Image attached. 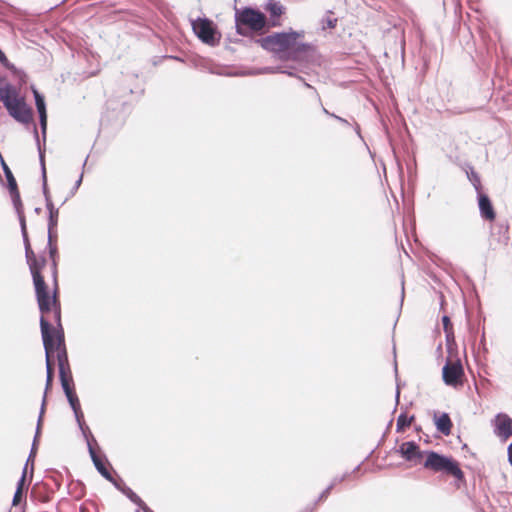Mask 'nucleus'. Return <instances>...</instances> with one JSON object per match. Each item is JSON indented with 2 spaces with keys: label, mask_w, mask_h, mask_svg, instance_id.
Returning a JSON list of instances; mask_svg holds the SVG:
<instances>
[{
  "label": "nucleus",
  "mask_w": 512,
  "mask_h": 512,
  "mask_svg": "<svg viewBox=\"0 0 512 512\" xmlns=\"http://www.w3.org/2000/svg\"><path fill=\"white\" fill-rule=\"evenodd\" d=\"M413 420L414 416L407 417L406 413H401L397 419L396 431L402 432L406 427H409L411 425V422Z\"/></svg>",
  "instance_id": "obj_22"
},
{
  "label": "nucleus",
  "mask_w": 512,
  "mask_h": 512,
  "mask_svg": "<svg viewBox=\"0 0 512 512\" xmlns=\"http://www.w3.org/2000/svg\"><path fill=\"white\" fill-rule=\"evenodd\" d=\"M54 317H55V321L57 323V329H54L51 325V330H52V335H53V340L55 343H57V336H58V333L63 332V329H62V325H61V311H60V307L59 305H57L55 308H54Z\"/></svg>",
  "instance_id": "obj_20"
},
{
  "label": "nucleus",
  "mask_w": 512,
  "mask_h": 512,
  "mask_svg": "<svg viewBox=\"0 0 512 512\" xmlns=\"http://www.w3.org/2000/svg\"><path fill=\"white\" fill-rule=\"evenodd\" d=\"M24 247H25V257L27 260V263L31 262L32 260H35L36 256L31 249L29 238L23 239Z\"/></svg>",
  "instance_id": "obj_30"
},
{
  "label": "nucleus",
  "mask_w": 512,
  "mask_h": 512,
  "mask_svg": "<svg viewBox=\"0 0 512 512\" xmlns=\"http://www.w3.org/2000/svg\"><path fill=\"white\" fill-rule=\"evenodd\" d=\"M68 200V197L64 198L62 204H64Z\"/></svg>",
  "instance_id": "obj_58"
},
{
  "label": "nucleus",
  "mask_w": 512,
  "mask_h": 512,
  "mask_svg": "<svg viewBox=\"0 0 512 512\" xmlns=\"http://www.w3.org/2000/svg\"><path fill=\"white\" fill-rule=\"evenodd\" d=\"M0 63L3 64L7 68L13 67V65L10 64L6 55L4 54V52L1 49H0Z\"/></svg>",
  "instance_id": "obj_41"
},
{
  "label": "nucleus",
  "mask_w": 512,
  "mask_h": 512,
  "mask_svg": "<svg viewBox=\"0 0 512 512\" xmlns=\"http://www.w3.org/2000/svg\"><path fill=\"white\" fill-rule=\"evenodd\" d=\"M35 292H36L39 310L42 313L41 318L42 317L44 318L43 314L50 312L52 305L54 306V308L57 305H59L57 296H56V290L54 291V295L51 298L49 296V293L47 290V285H46L45 281H41L40 279H38V285L35 286Z\"/></svg>",
  "instance_id": "obj_8"
},
{
  "label": "nucleus",
  "mask_w": 512,
  "mask_h": 512,
  "mask_svg": "<svg viewBox=\"0 0 512 512\" xmlns=\"http://www.w3.org/2000/svg\"><path fill=\"white\" fill-rule=\"evenodd\" d=\"M322 110H323V112H324L326 115L331 116V114H332V113H331V112H329L325 107H323V106H322Z\"/></svg>",
  "instance_id": "obj_54"
},
{
  "label": "nucleus",
  "mask_w": 512,
  "mask_h": 512,
  "mask_svg": "<svg viewBox=\"0 0 512 512\" xmlns=\"http://www.w3.org/2000/svg\"><path fill=\"white\" fill-rule=\"evenodd\" d=\"M442 324H443L444 332H448L449 330H453L452 323L450 321L449 316L444 315L442 317Z\"/></svg>",
  "instance_id": "obj_34"
},
{
  "label": "nucleus",
  "mask_w": 512,
  "mask_h": 512,
  "mask_svg": "<svg viewBox=\"0 0 512 512\" xmlns=\"http://www.w3.org/2000/svg\"><path fill=\"white\" fill-rule=\"evenodd\" d=\"M316 507H317V502H314L311 505H307L305 508H303L299 512H314Z\"/></svg>",
  "instance_id": "obj_47"
},
{
  "label": "nucleus",
  "mask_w": 512,
  "mask_h": 512,
  "mask_svg": "<svg viewBox=\"0 0 512 512\" xmlns=\"http://www.w3.org/2000/svg\"><path fill=\"white\" fill-rule=\"evenodd\" d=\"M34 98L35 105L39 114V122L40 128L43 136V140L46 139V130H47V111L46 104L43 95H41L37 90H34Z\"/></svg>",
  "instance_id": "obj_12"
},
{
  "label": "nucleus",
  "mask_w": 512,
  "mask_h": 512,
  "mask_svg": "<svg viewBox=\"0 0 512 512\" xmlns=\"http://www.w3.org/2000/svg\"><path fill=\"white\" fill-rule=\"evenodd\" d=\"M49 217H48V235H49V243L53 240V232L57 227L58 224V215L59 210L54 207V204L52 201H48V205L46 206Z\"/></svg>",
  "instance_id": "obj_16"
},
{
  "label": "nucleus",
  "mask_w": 512,
  "mask_h": 512,
  "mask_svg": "<svg viewBox=\"0 0 512 512\" xmlns=\"http://www.w3.org/2000/svg\"><path fill=\"white\" fill-rule=\"evenodd\" d=\"M331 117L335 118L337 121H339L340 123H342L343 125H346V126H350V123L348 120L336 115V114H331Z\"/></svg>",
  "instance_id": "obj_48"
},
{
  "label": "nucleus",
  "mask_w": 512,
  "mask_h": 512,
  "mask_svg": "<svg viewBox=\"0 0 512 512\" xmlns=\"http://www.w3.org/2000/svg\"><path fill=\"white\" fill-rule=\"evenodd\" d=\"M57 362L59 368V378L62 389L66 396L75 393L73 388V378L68 362V355L65 346L63 349H59L57 353Z\"/></svg>",
  "instance_id": "obj_6"
},
{
  "label": "nucleus",
  "mask_w": 512,
  "mask_h": 512,
  "mask_svg": "<svg viewBox=\"0 0 512 512\" xmlns=\"http://www.w3.org/2000/svg\"><path fill=\"white\" fill-rule=\"evenodd\" d=\"M399 397H400V391H399V388H397V390H396V396H395V398H396V403H398V402H399Z\"/></svg>",
  "instance_id": "obj_53"
},
{
  "label": "nucleus",
  "mask_w": 512,
  "mask_h": 512,
  "mask_svg": "<svg viewBox=\"0 0 512 512\" xmlns=\"http://www.w3.org/2000/svg\"><path fill=\"white\" fill-rule=\"evenodd\" d=\"M45 263H46L45 258H41V259L35 258V260H32L31 262L28 263L30 272L33 277L34 286L38 285V279H40L41 281H44V278L41 275L40 271L44 267Z\"/></svg>",
  "instance_id": "obj_17"
},
{
  "label": "nucleus",
  "mask_w": 512,
  "mask_h": 512,
  "mask_svg": "<svg viewBox=\"0 0 512 512\" xmlns=\"http://www.w3.org/2000/svg\"><path fill=\"white\" fill-rule=\"evenodd\" d=\"M281 67H266L259 70L257 73H280Z\"/></svg>",
  "instance_id": "obj_40"
},
{
  "label": "nucleus",
  "mask_w": 512,
  "mask_h": 512,
  "mask_svg": "<svg viewBox=\"0 0 512 512\" xmlns=\"http://www.w3.org/2000/svg\"><path fill=\"white\" fill-rule=\"evenodd\" d=\"M10 195L16 212L23 211V205L20 198V193L17 189L10 190Z\"/></svg>",
  "instance_id": "obj_26"
},
{
  "label": "nucleus",
  "mask_w": 512,
  "mask_h": 512,
  "mask_svg": "<svg viewBox=\"0 0 512 512\" xmlns=\"http://www.w3.org/2000/svg\"><path fill=\"white\" fill-rule=\"evenodd\" d=\"M508 459H509L510 464L512 465V442L508 446Z\"/></svg>",
  "instance_id": "obj_51"
},
{
  "label": "nucleus",
  "mask_w": 512,
  "mask_h": 512,
  "mask_svg": "<svg viewBox=\"0 0 512 512\" xmlns=\"http://www.w3.org/2000/svg\"><path fill=\"white\" fill-rule=\"evenodd\" d=\"M79 429L81 430L82 435L87 442L88 451L90 452V446H93V444H96V440H95L94 436L92 435L89 427L86 425V423L79 426Z\"/></svg>",
  "instance_id": "obj_24"
},
{
  "label": "nucleus",
  "mask_w": 512,
  "mask_h": 512,
  "mask_svg": "<svg viewBox=\"0 0 512 512\" xmlns=\"http://www.w3.org/2000/svg\"><path fill=\"white\" fill-rule=\"evenodd\" d=\"M130 501L136 504L139 508L145 512V507H148L145 502L136 494V497H131Z\"/></svg>",
  "instance_id": "obj_36"
},
{
  "label": "nucleus",
  "mask_w": 512,
  "mask_h": 512,
  "mask_svg": "<svg viewBox=\"0 0 512 512\" xmlns=\"http://www.w3.org/2000/svg\"><path fill=\"white\" fill-rule=\"evenodd\" d=\"M445 335H446V341L448 344H450L451 342H454V332L453 330H449L448 332H445Z\"/></svg>",
  "instance_id": "obj_49"
},
{
  "label": "nucleus",
  "mask_w": 512,
  "mask_h": 512,
  "mask_svg": "<svg viewBox=\"0 0 512 512\" xmlns=\"http://www.w3.org/2000/svg\"><path fill=\"white\" fill-rule=\"evenodd\" d=\"M9 114L18 122L27 124L32 119V110L27 107L23 99L13 100L5 107Z\"/></svg>",
  "instance_id": "obj_9"
},
{
  "label": "nucleus",
  "mask_w": 512,
  "mask_h": 512,
  "mask_svg": "<svg viewBox=\"0 0 512 512\" xmlns=\"http://www.w3.org/2000/svg\"><path fill=\"white\" fill-rule=\"evenodd\" d=\"M348 477V473L343 474L342 476H336L332 479L330 486L333 488L338 484L343 482Z\"/></svg>",
  "instance_id": "obj_39"
},
{
  "label": "nucleus",
  "mask_w": 512,
  "mask_h": 512,
  "mask_svg": "<svg viewBox=\"0 0 512 512\" xmlns=\"http://www.w3.org/2000/svg\"><path fill=\"white\" fill-rule=\"evenodd\" d=\"M52 276L54 279L55 286L57 285V263L56 260H53L52 263Z\"/></svg>",
  "instance_id": "obj_46"
},
{
  "label": "nucleus",
  "mask_w": 512,
  "mask_h": 512,
  "mask_svg": "<svg viewBox=\"0 0 512 512\" xmlns=\"http://www.w3.org/2000/svg\"><path fill=\"white\" fill-rule=\"evenodd\" d=\"M333 487L332 486H328L325 490L322 491V493L319 495V497L317 498V500L315 502H317V504L323 500H325L329 494L331 493Z\"/></svg>",
  "instance_id": "obj_38"
},
{
  "label": "nucleus",
  "mask_w": 512,
  "mask_h": 512,
  "mask_svg": "<svg viewBox=\"0 0 512 512\" xmlns=\"http://www.w3.org/2000/svg\"><path fill=\"white\" fill-rule=\"evenodd\" d=\"M33 458L34 457H30V455L28 456V459H27V462H26V465H25L26 468H27V465H28L29 461H32Z\"/></svg>",
  "instance_id": "obj_55"
},
{
  "label": "nucleus",
  "mask_w": 512,
  "mask_h": 512,
  "mask_svg": "<svg viewBox=\"0 0 512 512\" xmlns=\"http://www.w3.org/2000/svg\"><path fill=\"white\" fill-rule=\"evenodd\" d=\"M130 501L136 504L139 508L145 512V507H148L145 502L136 494V497H131Z\"/></svg>",
  "instance_id": "obj_35"
},
{
  "label": "nucleus",
  "mask_w": 512,
  "mask_h": 512,
  "mask_svg": "<svg viewBox=\"0 0 512 512\" xmlns=\"http://www.w3.org/2000/svg\"><path fill=\"white\" fill-rule=\"evenodd\" d=\"M44 412H45V399L42 400L40 414H39L38 421H37L36 434H35V437H34V440H33V444H32V448H31V451H30V457H35V454H36V442H37V439H38V436H39V433H40V427H41V423H42V418H43Z\"/></svg>",
  "instance_id": "obj_19"
},
{
  "label": "nucleus",
  "mask_w": 512,
  "mask_h": 512,
  "mask_svg": "<svg viewBox=\"0 0 512 512\" xmlns=\"http://www.w3.org/2000/svg\"><path fill=\"white\" fill-rule=\"evenodd\" d=\"M40 328L42 334L43 345L46 354V387L45 393L47 390L51 388L54 377V365L51 360V355L55 351H59V349H63L65 346L64 343V335L62 332L58 333L57 343L53 340L52 330L50 327V323L45 318H40ZM46 400V394H44L43 400Z\"/></svg>",
  "instance_id": "obj_3"
},
{
  "label": "nucleus",
  "mask_w": 512,
  "mask_h": 512,
  "mask_svg": "<svg viewBox=\"0 0 512 512\" xmlns=\"http://www.w3.org/2000/svg\"><path fill=\"white\" fill-rule=\"evenodd\" d=\"M297 79L300 80L301 82H303L304 86L310 90L313 91V94L315 96V98L320 102V95L319 93L315 90V88L313 86H311L309 83H307L304 78H302L301 76H297Z\"/></svg>",
  "instance_id": "obj_33"
},
{
  "label": "nucleus",
  "mask_w": 512,
  "mask_h": 512,
  "mask_svg": "<svg viewBox=\"0 0 512 512\" xmlns=\"http://www.w3.org/2000/svg\"><path fill=\"white\" fill-rule=\"evenodd\" d=\"M17 91L15 87L5 82L4 79H0V101H2L3 105H10L13 100H17Z\"/></svg>",
  "instance_id": "obj_14"
},
{
  "label": "nucleus",
  "mask_w": 512,
  "mask_h": 512,
  "mask_svg": "<svg viewBox=\"0 0 512 512\" xmlns=\"http://www.w3.org/2000/svg\"><path fill=\"white\" fill-rule=\"evenodd\" d=\"M494 433L506 441L512 436V418L505 413H499L494 420Z\"/></svg>",
  "instance_id": "obj_10"
},
{
  "label": "nucleus",
  "mask_w": 512,
  "mask_h": 512,
  "mask_svg": "<svg viewBox=\"0 0 512 512\" xmlns=\"http://www.w3.org/2000/svg\"><path fill=\"white\" fill-rule=\"evenodd\" d=\"M89 454L97 471L109 482H114V477L106 467L103 459L97 455L93 446H90Z\"/></svg>",
  "instance_id": "obj_15"
},
{
  "label": "nucleus",
  "mask_w": 512,
  "mask_h": 512,
  "mask_svg": "<svg viewBox=\"0 0 512 512\" xmlns=\"http://www.w3.org/2000/svg\"><path fill=\"white\" fill-rule=\"evenodd\" d=\"M145 512H154L149 507H145Z\"/></svg>",
  "instance_id": "obj_56"
},
{
  "label": "nucleus",
  "mask_w": 512,
  "mask_h": 512,
  "mask_svg": "<svg viewBox=\"0 0 512 512\" xmlns=\"http://www.w3.org/2000/svg\"><path fill=\"white\" fill-rule=\"evenodd\" d=\"M236 32L241 36H247L248 30L260 31L267 23L264 13L261 11L245 7L243 9H236L235 11Z\"/></svg>",
  "instance_id": "obj_4"
},
{
  "label": "nucleus",
  "mask_w": 512,
  "mask_h": 512,
  "mask_svg": "<svg viewBox=\"0 0 512 512\" xmlns=\"http://www.w3.org/2000/svg\"><path fill=\"white\" fill-rule=\"evenodd\" d=\"M34 137H35V141H36L38 153H39V161H40V165H41L42 180H43L42 189H43V195L45 197V202H46V206H47L48 201H52V199H51L50 192H49L48 185H47V176H46V167H45V150L40 145L39 134H38L36 127H34Z\"/></svg>",
  "instance_id": "obj_11"
},
{
  "label": "nucleus",
  "mask_w": 512,
  "mask_h": 512,
  "mask_svg": "<svg viewBox=\"0 0 512 512\" xmlns=\"http://www.w3.org/2000/svg\"><path fill=\"white\" fill-rule=\"evenodd\" d=\"M478 206L482 218L493 221L496 217L490 198L483 193L478 194Z\"/></svg>",
  "instance_id": "obj_13"
},
{
  "label": "nucleus",
  "mask_w": 512,
  "mask_h": 512,
  "mask_svg": "<svg viewBox=\"0 0 512 512\" xmlns=\"http://www.w3.org/2000/svg\"><path fill=\"white\" fill-rule=\"evenodd\" d=\"M443 381L446 385L457 387L462 385V377L464 376L463 366L460 360H448L442 369Z\"/></svg>",
  "instance_id": "obj_7"
},
{
  "label": "nucleus",
  "mask_w": 512,
  "mask_h": 512,
  "mask_svg": "<svg viewBox=\"0 0 512 512\" xmlns=\"http://www.w3.org/2000/svg\"><path fill=\"white\" fill-rule=\"evenodd\" d=\"M48 247L50 258L52 259V261L56 260L55 256L57 254V247L55 245H52V241L50 243L48 242Z\"/></svg>",
  "instance_id": "obj_42"
},
{
  "label": "nucleus",
  "mask_w": 512,
  "mask_h": 512,
  "mask_svg": "<svg viewBox=\"0 0 512 512\" xmlns=\"http://www.w3.org/2000/svg\"><path fill=\"white\" fill-rule=\"evenodd\" d=\"M267 10L269 11L271 17H279L283 13V6L278 2L270 0L267 3Z\"/></svg>",
  "instance_id": "obj_25"
},
{
  "label": "nucleus",
  "mask_w": 512,
  "mask_h": 512,
  "mask_svg": "<svg viewBox=\"0 0 512 512\" xmlns=\"http://www.w3.org/2000/svg\"><path fill=\"white\" fill-rule=\"evenodd\" d=\"M67 397V400L70 404V407L72 408V410H79L81 408L80 406V402H79V399H78V396L76 395V393H73V394H70Z\"/></svg>",
  "instance_id": "obj_31"
},
{
  "label": "nucleus",
  "mask_w": 512,
  "mask_h": 512,
  "mask_svg": "<svg viewBox=\"0 0 512 512\" xmlns=\"http://www.w3.org/2000/svg\"><path fill=\"white\" fill-rule=\"evenodd\" d=\"M119 491H121L125 496H127L129 499L131 497H136V493L128 487L122 479H115L114 482H111Z\"/></svg>",
  "instance_id": "obj_21"
},
{
  "label": "nucleus",
  "mask_w": 512,
  "mask_h": 512,
  "mask_svg": "<svg viewBox=\"0 0 512 512\" xmlns=\"http://www.w3.org/2000/svg\"><path fill=\"white\" fill-rule=\"evenodd\" d=\"M354 129H355L357 135L360 136V127H359V125L357 123H355Z\"/></svg>",
  "instance_id": "obj_52"
},
{
  "label": "nucleus",
  "mask_w": 512,
  "mask_h": 512,
  "mask_svg": "<svg viewBox=\"0 0 512 512\" xmlns=\"http://www.w3.org/2000/svg\"><path fill=\"white\" fill-rule=\"evenodd\" d=\"M130 501L136 504L139 508L145 512V507H148L145 502L136 494V497H131Z\"/></svg>",
  "instance_id": "obj_37"
},
{
  "label": "nucleus",
  "mask_w": 512,
  "mask_h": 512,
  "mask_svg": "<svg viewBox=\"0 0 512 512\" xmlns=\"http://www.w3.org/2000/svg\"><path fill=\"white\" fill-rule=\"evenodd\" d=\"M435 425L438 431H440L445 436H448L451 433L452 422L447 413L441 414L439 417L435 416Z\"/></svg>",
  "instance_id": "obj_18"
},
{
  "label": "nucleus",
  "mask_w": 512,
  "mask_h": 512,
  "mask_svg": "<svg viewBox=\"0 0 512 512\" xmlns=\"http://www.w3.org/2000/svg\"><path fill=\"white\" fill-rule=\"evenodd\" d=\"M360 469V465H358L354 470L353 473L357 472Z\"/></svg>",
  "instance_id": "obj_57"
},
{
  "label": "nucleus",
  "mask_w": 512,
  "mask_h": 512,
  "mask_svg": "<svg viewBox=\"0 0 512 512\" xmlns=\"http://www.w3.org/2000/svg\"><path fill=\"white\" fill-rule=\"evenodd\" d=\"M192 29L196 36L206 44L214 46L219 43L220 34L218 33L213 21L208 18H198L191 21Z\"/></svg>",
  "instance_id": "obj_5"
},
{
  "label": "nucleus",
  "mask_w": 512,
  "mask_h": 512,
  "mask_svg": "<svg viewBox=\"0 0 512 512\" xmlns=\"http://www.w3.org/2000/svg\"><path fill=\"white\" fill-rule=\"evenodd\" d=\"M467 175L478 194L481 193V181L479 175L473 170H471Z\"/></svg>",
  "instance_id": "obj_27"
},
{
  "label": "nucleus",
  "mask_w": 512,
  "mask_h": 512,
  "mask_svg": "<svg viewBox=\"0 0 512 512\" xmlns=\"http://www.w3.org/2000/svg\"><path fill=\"white\" fill-rule=\"evenodd\" d=\"M4 171H5V175L7 178L9 191L17 189L16 180H15L12 172L10 171V169L5 164H4Z\"/></svg>",
  "instance_id": "obj_29"
},
{
  "label": "nucleus",
  "mask_w": 512,
  "mask_h": 512,
  "mask_svg": "<svg viewBox=\"0 0 512 512\" xmlns=\"http://www.w3.org/2000/svg\"><path fill=\"white\" fill-rule=\"evenodd\" d=\"M82 179H83V174H81L80 177L78 178V180L75 182V185H74L73 189L71 190L70 196H73L75 194V192L78 190V188L80 187V185L82 183Z\"/></svg>",
  "instance_id": "obj_44"
},
{
  "label": "nucleus",
  "mask_w": 512,
  "mask_h": 512,
  "mask_svg": "<svg viewBox=\"0 0 512 512\" xmlns=\"http://www.w3.org/2000/svg\"><path fill=\"white\" fill-rule=\"evenodd\" d=\"M25 475H26V467L23 469L22 477L18 481L17 488H20V490L23 492L24 482H25Z\"/></svg>",
  "instance_id": "obj_45"
},
{
  "label": "nucleus",
  "mask_w": 512,
  "mask_h": 512,
  "mask_svg": "<svg viewBox=\"0 0 512 512\" xmlns=\"http://www.w3.org/2000/svg\"><path fill=\"white\" fill-rule=\"evenodd\" d=\"M280 73L287 74L288 76L296 77V78H297V76H298V75H296L293 71H290V70H283L282 68H281Z\"/></svg>",
  "instance_id": "obj_50"
},
{
  "label": "nucleus",
  "mask_w": 512,
  "mask_h": 512,
  "mask_svg": "<svg viewBox=\"0 0 512 512\" xmlns=\"http://www.w3.org/2000/svg\"><path fill=\"white\" fill-rule=\"evenodd\" d=\"M304 31L276 32L256 40L260 46L273 52L278 59L283 61H302L312 56L314 46L300 41L304 37Z\"/></svg>",
  "instance_id": "obj_1"
},
{
  "label": "nucleus",
  "mask_w": 512,
  "mask_h": 512,
  "mask_svg": "<svg viewBox=\"0 0 512 512\" xmlns=\"http://www.w3.org/2000/svg\"><path fill=\"white\" fill-rule=\"evenodd\" d=\"M331 14L332 12L328 11V15L320 20L321 30L325 31L326 29H333L336 27L337 18L332 17Z\"/></svg>",
  "instance_id": "obj_23"
},
{
  "label": "nucleus",
  "mask_w": 512,
  "mask_h": 512,
  "mask_svg": "<svg viewBox=\"0 0 512 512\" xmlns=\"http://www.w3.org/2000/svg\"><path fill=\"white\" fill-rule=\"evenodd\" d=\"M16 213H17L18 219H19V224H20V228H21L22 238L23 239L29 238L28 237V233H27L26 219H25L24 211H19V212H16Z\"/></svg>",
  "instance_id": "obj_28"
},
{
  "label": "nucleus",
  "mask_w": 512,
  "mask_h": 512,
  "mask_svg": "<svg viewBox=\"0 0 512 512\" xmlns=\"http://www.w3.org/2000/svg\"><path fill=\"white\" fill-rule=\"evenodd\" d=\"M73 412H74V416H75L76 422L78 424V427L85 424L84 415H83L81 408L79 410H74Z\"/></svg>",
  "instance_id": "obj_32"
},
{
  "label": "nucleus",
  "mask_w": 512,
  "mask_h": 512,
  "mask_svg": "<svg viewBox=\"0 0 512 512\" xmlns=\"http://www.w3.org/2000/svg\"><path fill=\"white\" fill-rule=\"evenodd\" d=\"M23 492L20 490V488H17L13 497V505H17L22 498Z\"/></svg>",
  "instance_id": "obj_43"
},
{
  "label": "nucleus",
  "mask_w": 512,
  "mask_h": 512,
  "mask_svg": "<svg viewBox=\"0 0 512 512\" xmlns=\"http://www.w3.org/2000/svg\"><path fill=\"white\" fill-rule=\"evenodd\" d=\"M398 453L406 460L420 463L425 456L423 466L433 472H442L451 475L456 479V486L465 481V476L459 463L452 457L439 454L435 451H421L419 445L414 441L403 442L398 449Z\"/></svg>",
  "instance_id": "obj_2"
}]
</instances>
